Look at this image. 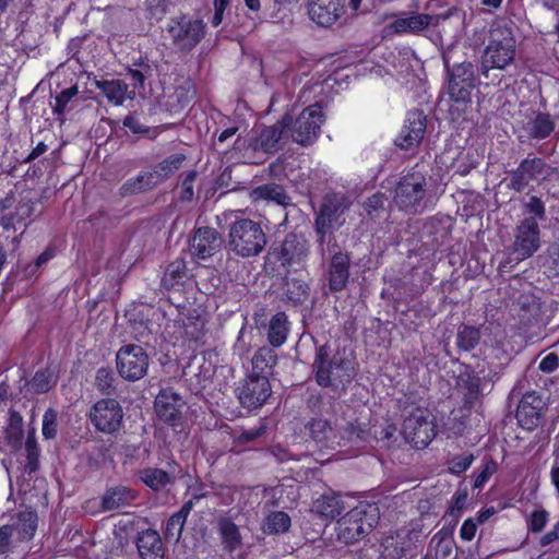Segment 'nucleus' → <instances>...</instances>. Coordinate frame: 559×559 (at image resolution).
Segmentation results:
<instances>
[{"instance_id": "20", "label": "nucleus", "mask_w": 559, "mask_h": 559, "mask_svg": "<svg viewBox=\"0 0 559 559\" xmlns=\"http://www.w3.org/2000/svg\"><path fill=\"white\" fill-rule=\"evenodd\" d=\"M427 129V117L423 110H409L395 140L402 150H414L421 143Z\"/></svg>"}, {"instance_id": "61", "label": "nucleus", "mask_w": 559, "mask_h": 559, "mask_svg": "<svg viewBox=\"0 0 559 559\" xmlns=\"http://www.w3.org/2000/svg\"><path fill=\"white\" fill-rule=\"evenodd\" d=\"M386 197L382 192H376L367 199L364 203V207L368 214H372L380 209H383Z\"/></svg>"}, {"instance_id": "24", "label": "nucleus", "mask_w": 559, "mask_h": 559, "mask_svg": "<svg viewBox=\"0 0 559 559\" xmlns=\"http://www.w3.org/2000/svg\"><path fill=\"white\" fill-rule=\"evenodd\" d=\"M344 8V0H309L308 14L316 24L328 27L340 19Z\"/></svg>"}, {"instance_id": "47", "label": "nucleus", "mask_w": 559, "mask_h": 559, "mask_svg": "<svg viewBox=\"0 0 559 559\" xmlns=\"http://www.w3.org/2000/svg\"><path fill=\"white\" fill-rule=\"evenodd\" d=\"M524 218H533L535 222L546 219L545 203L540 198L531 195L528 201L523 205Z\"/></svg>"}, {"instance_id": "9", "label": "nucleus", "mask_w": 559, "mask_h": 559, "mask_svg": "<svg viewBox=\"0 0 559 559\" xmlns=\"http://www.w3.org/2000/svg\"><path fill=\"white\" fill-rule=\"evenodd\" d=\"M403 435L416 449H424L435 439L436 424L428 408L415 407L402 425Z\"/></svg>"}, {"instance_id": "29", "label": "nucleus", "mask_w": 559, "mask_h": 559, "mask_svg": "<svg viewBox=\"0 0 559 559\" xmlns=\"http://www.w3.org/2000/svg\"><path fill=\"white\" fill-rule=\"evenodd\" d=\"M136 548L142 559H164V545L155 530L141 532L136 538Z\"/></svg>"}, {"instance_id": "5", "label": "nucleus", "mask_w": 559, "mask_h": 559, "mask_svg": "<svg viewBox=\"0 0 559 559\" xmlns=\"http://www.w3.org/2000/svg\"><path fill=\"white\" fill-rule=\"evenodd\" d=\"M447 92L456 109H465L472 103L473 91L479 85V78L475 67L469 61L455 63L452 67L445 63Z\"/></svg>"}, {"instance_id": "6", "label": "nucleus", "mask_w": 559, "mask_h": 559, "mask_svg": "<svg viewBox=\"0 0 559 559\" xmlns=\"http://www.w3.org/2000/svg\"><path fill=\"white\" fill-rule=\"evenodd\" d=\"M426 187L425 174L412 168L399 179L394 189V203L408 214L420 213L424 209Z\"/></svg>"}, {"instance_id": "64", "label": "nucleus", "mask_w": 559, "mask_h": 559, "mask_svg": "<svg viewBox=\"0 0 559 559\" xmlns=\"http://www.w3.org/2000/svg\"><path fill=\"white\" fill-rule=\"evenodd\" d=\"M548 264L556 275H559V243H554L548 248Z\"/></svg>"}, {"instance_id": "17", "label": "nucleus", "mask_w": 559, "mask_h": 559, "mask_svg": "<svg viewBox=\"0 0 559 559\" xmlns=\"http://www.w3.org/2000/svg\"><path fill=\"white\" fill-rule=\"evenodd\" d=\"M271 393L270 381L263 376H248L236 388V395L240 405L250 412L261 408Z\"/></svg>"}, {"instance_id": "33", "label": "nucleus", "mask_w": 559, "mask_h": 559, "mask_svg": "<svg viewBox=\"0 0 559 559\" xmlns=\"http://www.w3.org/2000/svg\"><path fill=\"white\" fill-rule=\"evenodd\" d=\"M10 525L13 526V533L19 542H29L37 531L38 515L32 509L21 511Z\"/></svg>"}, {"instance_id": "8", "label": "nucleus", "mask_w": 559, "mask_h": 559, "mask_svg": "<svg viewBox=\"0 0 559 559\" xmlns=\"http://www.w3.org/2000/svg\"><path fill=\"white\" fill-rule=\"evenodd\" d=\"M150 356L138 344H124L116 353V369L126 381L135 382L147 374Z\"/></svg>"}, {"instance_id": "2", "label": "nucleus", "mask_w": 559, "mask_h": 559, "mask_svg": "<svg viewBox=\"0 0 559 559\" xmlns=\"http://www.w3.org/2000/svg\"><path fill=\"white\" fill-rule=\"evenodd\" d=\"M516 53V40L511 28L493 27L489 32L488 43L480 56L478 73L488 78L490 70H504Z\"/></svg>"}, {"instance_id": "35", "label": "nucleus", "mask_w": 559, "mask_h": 559, "mask_svg": "<svg viewBox=\"0 0 559 559\" xmlns=\"http://www.w3.org/2000/svg\"><path fill=\"white\" fill-rule=\"evenodd\" d=\"M96 87L114 106H121L130 97L128 95V84L119 79L96 81Z\"/></svg>"}, {"instance_id": "42", "label": "nucleus", "mask_w": 559, "mask_h": 559, "mask_svg": "<svg viewBox=\"0 0 559 559\" xmlns=\"http://www.w3.org/2000/svg\"><path fill=\"white\" fill-rule=\"evenodd\" d=\"M481 332L479 328L462 324L456 334V346L460 350L471 352L477 347L480 342Z\"/></svg>"}, {"instance_id": "56", "label": "nucleus", "mask_w": 559, "mask_h": 559, "mask_svg": "<svg viewBox=\"0 0 559 559\" xmlns=\"http://www.w3.org/2000/svg\"><path fill=\"white\" fill-rule=\"evenodd\" d=\"M197 178L195 170H189L183 174V178L181 180V192L180 200L181 201H191L194 195L193 183Z\"/></svg>"}, {"instance_id": "50", "label": "nucleus", "mask_w": 559, "mask_h": 559, "mask_svg": "<svg viewBox=\"0 0 559 559\" xmlns=\"http://www.w3.org/2000/svg\"><path fill=\"white\" fill-rule=\"evenodd\" d=\"M79 93L78 86H71L62 90L55 97V105L52 106V111L56 116L64 115L68 104L72 100L74 96Z\"/></svg>"}, {"instance_id": "28", "label": "nucleus", "mask_w": 559, "mask_h": 559, "mask_svg": "<svg viewBox=\"0 0 559 559\" xmlns=\"http://www.w3.org/2000/svg\"><path fill=\"white\" fill-rule=\"evenodd\" d=\"M556 121L550 114L535 110L523 126L531 140H545L555 131Z\"/></svg>"}, {"instance_id": "34", "label": "nucleus", "mask_w": 559, "mask_h": 559, "mask_svg": "<svg viewBox=\"0 0 559 559\" xmlns=\"http://www.w3.org/2000/svg\"><path fill=\"white\" fill-rule=\"evenodd\" d=\"M193 509V501H186L181 508L171 514L166 522L164 536L167 540L178 542L181 537L187 518Z\"/></svg>"}, {"instance_id": "26", "label": "nucleus", "mask_w": 559, "mask_h": 559, "mask_svg": "<svg viewBox=\"0 0 559 559\" xmlns=\"http://www.w3.org/2000/svg\"><path fill=\"white\" fill-rule=\"evenodd\" d=\"M455 382L459 389L465 391V403L473 405L481 393V378L478 372L471 365L461 364Z\"/></svg>"}, {"instance_id": "7", "label": "nucleus", "mask_w": 559, "mask_h": 559, "mask_svg": "<svg viewBox=\"0 0 559 559\" xmlns=\"http://www.w3.org/2000/svg\"><path fill=\"white\" fill-rule=\"evenodd\" d=\"M310 246L302 234L288 233L281 242H274L267 253L270 262L286 270L302 267L309 257Z\"/></svg>"}, {"instance_id": "13", "label": "nucleus", "mask_w": 559, "mask_h": 559, "mask_svg": "<svg viewBox=\"0 0 559 559\" xmlns=\"http://www.w3.org/2000/svg\"><path fill=\"white\" fill-rule=\"evenodd\" d=\"M292 116L286 114L272 126L263 127L259 135L250 141L249 146L254 152H261L264 156L261 160H252L253 164L262 163L267 155L278 152L289 138Z\"/></svg>"}, {"instance_id": "1", "label": "nucleus", "mask_w": 559, "mask_h": 559, "mask_svg": "<svg viewBox=\"0 0 559 559\" xmlns=\"http://www.w3.org/2000/svg\"><path fill=\"white\" fill-rule=\"evenodd\" d=\"M312 371L321 388H345L356 376L354 360L338 352L331 356L328 345H321L317 349Z\"/></svg>"}, {"instance_id": "46", "label": "nucleus", "mask_w": 559, "mask_h": 559, "mask_svg": "<svg viewBox=\"0 0 559 559\" xmlns=\"http://www.w3.org/2000/svg\"><path fill=\"white\" fill-rule=\"evenodd\" d=\"M497 471L498 464L492 457L484 460L481 466L475 472L473 488L481 490Z\"/></svg>"}, {"instance_id": "48", "label": "nucleus", "mask_w": 559, "mask_h": 559, "mask_svg": "<svg viewBox=\"0 0 559 559\" xmlns=\"http://www.w3.org/2000/svg\"><path fill=\"white\" fill-rule=\"evenodd\" d=\"M133 66L135 68H128V75L134 88H143L145 80L152 74V68L148 62L143 60Z\"/></svg>"}, {"instance_id": "40", "label": "nucleus", "mask_w": 559, "mask_h": 559, "mask_svg": "<svg viewBox=\"0 0 559 559\" xmlns=\"http://www.w3.org/2000/svg\"><path fill=\"white\" fill-rule=\"evenodd\" d=\"M140 479L154 491H159L173 483V476L157 467H146L140 471Z\"/></svg>"}, {"instance_id": "23", "label": "nucleus", "mask_w": 559, "mask_h": 559, "mask_svg": "<svg viewBox=\"0 0 559 559\" xmlns=\"http://www.w3.org/2000/svg\"><path fill=\"white\" fill-rule=\"evenodd\" d=\"M546 163L540 157H526L511 173L509 188L516 191H524L532 181L544 176Z\"/></svg>"}, {"instance_id": "58", "label": "nucleus", "mask_w": 559, "mask_h": 559, "mask_svg": "<svg viewBox=\"0 0 559 559\" xmlns=\"http://www.w3.org/2000/svg\"><path fill=\"white\" fill-rule=\"evenodd\" d=\"M265 429L263 426L243 430L238 436L234 437V443L236 445H245L260 438L264 433Z\"/></svg>"}, {"instance_id": "52", "label": "nucleus", "mask_w": 559, "mask_h": 559, "mask_svg": "<svg viewBox=\"0 0 559 559\" xmlns=\"http://www.w3.org/2000/svg\"><path fill=\"white\" fill-rule=\"evenodd\" d=\"M58 413L52 407H49L43 416L41 432L45 439H53L57 436L58 428Z\"/></svg>"}, {"instance_id": "10", "label": "nucleus", "mask_w": 559, "mask_h": 559, "mask_svg": "<svg viewBox=\"0 0 559 559\" xmlns=\"http://www.w3.org/2000/svg\"><path fill=\"white\" fill-rule=\"evenodd\" d=\"M378 520L377 508L370 504H359L341 520L342 536L347 543L359 542L372 531Z\"/></svg>"}, {"instance_id": "30", "label": "nucleus", "mask_w": 559, "mask_h": 559, "mask_svg": "<svg viewBox=\"0 0 559 559\" xmlns=\"http://www.w3.org/2000/svg\"><path fill=\"white\" fill-rule=\"evenodd\" d=\"M136 498L134 490L126 486H114L106 489L100 499V509L104 512L115 511L130 506Z\"/></svg>"}, {"instance_id": "57", "label": "nucleus", "mask_w": 559, "mask_h": 559, "mask_svg": "<svg viewBox=\"0 0 559 559\" xmlns=\"http://www.w3.org/2000/svg\"><path fill=\"white\" fill-rule=\"evenodd\" d=\"M13 526L4 524L0 526V556L8 555L12 550Z\"/></svg>"}, {"instance_id": "32", "label": "nucleus", "mask_w": 559, "mask_h": 559, "mask_svg": "<svg viewBox=\"0 0 559 559\" xmlns=\"http://www.w3.org/2000/svg\"><path fill=\"white\" fill-rule=\"evenodd\" d=\"M158 185V177L153 170L140 171L135 177L129 178L121 185L119 193L122 198L131 197L150 191Z\"/></svg>"}, {"instance_id": "44", "label": "nucleus", "mask_w": 559, "mask_h": 559, "mask_svg": "<svg viewBox=\"0 0 559 559\" xmlns=\"http://www.w3.org/2000/svg\"><path fill=\"white\" fill-rule=\"evenodd\" d=\"M95 386L103 395H114L117 391V380L110 367H100L95 374Z\"/></svg>"}, {"instance_id": "39", "label": "nucleus", "mask_w": 559, "mask_h": 559, "mask_svg": "<svg viewBox=\"0 0 559 559\" xmlns=\"http://www.w3.org/2000/svg\"><path fill=\"white\" fill-rule=\"evenodd\" d=\"M314 504L318 513L330 520L338 518L345 509L342 497L335 492L323 495L321 498L317 499Z\"/></svg>"}, {"instance_id": "43", "label": "nucleus", "mask_w": 559, "mask_h": 559, "mask_svg": "<svg viewBox=\"0 0 559 559\" xmlns=\"http://www.w3.org/2000/svg\"><path fill=\"white\" fill-rule=\"evenodd\" d=\"M57 383V378L49 368L38 369L28 382L29 390L35 394L49 392Z\"/></svg>"}, {"instance_id": "41", "label": "nucleus", "mask_w": 559, "mask_h": 559, "mask_svg": "<svg viewBox=\"0 0 559 559\" xmlns=\"http://www.w3.org/2000/svg\"><path fill=\"white\" fill-rule=\"evenodd\" d=\"M187 159L182 153H175L153 166L152 170L158 177L159 183L168 179L175 174Z\"/></svg>"}, {"instance_id": "4", "label": "nucleus", "mask_w": 559, "mask_h": 559, "mask_svg": "<svg viewBox=\"0 0 559 559\" xmlns=\"http://www.w3.org/2000/svg\"><path fill=\"white\" fill-rule=\"evenodd\" d=\"M266 236L260 225L250 218L236 219L229 226L228 246L242 258L255 257L263 251Z\"/></svg>"}, {"instance_id": "16", "label": "nucleus", "mask_w": 559, "mask_h": 559, "mask_svg": "<svg viewBox=\"0 0 559 559\" xmlns=\"http://www.w3.org/2000/svg\"><path fill=\"white\" fill-rule=\"evenodd\" d=\"M185 401L171 389H162L154 402L157 418L171 427L174 431H181L185 426Z\"/></svg>"}, {"instance_id": "31", "label": "nucleus", "mask_w": 559, "mask_h": 559, "mask_svg": "<svg viewBox=\"0 0 559 559\" xmlns=\"http://www.w3.org/2000/svg\"><path fill=\"white\" fill-rule=\"evenodd\" d=\"M310 287L308 283L296 276H285L282 287V299L292 306L302 305L309 297Z\"/></svg>"}, {"instance_id": "21", "label": "nucleus", "mask_w": 559, "mask_h": 559, "mask_svg": "<svg viewBox=\"0 0 559 559\" xmlns=\"http://www.w3.org/2000/svg\"><path fill=\"white\" fill-rule=\"evenodd\" d=\"M546 403L536 391L526 392L516 408V420L521 428L532 431L536 429L543 419Z\"/></svg>"}, {"instance_id": "37", "label": "nucleus", "mask_w": 559, "mask_h": 559, "mask_svg": "<svg viewBox=\"0 0 559 559\" xmlns=\"http://www.w3.org/2000/svg\"><path fill=\"white\" fill-rule=\"evenodd\" d=\"M251 198L254 201H272L278 205L287 206L290 204V197L283 186L277 183H264L252 189Z\"/></svg>"}, {"instance_id": "54", "label": "nucleus", "mask_w": 559, "mask_h": 559, "mask_svg": "<svg viewBox=\"0 0 559 559\" xmlns=\"http://www.w3.org/2000/svg\"><path fill=\"white\" fill-rule=\"evenodd\" d=\"M26 464L25 469L32 474L39 469V448L34 440L27 439L25 443Z\"/></svg>"}, {"instance_id": "38", "label": "nucleus", "mask_w": 559, "mask_h": 559, "mask_svg": "<svg viewBox=\"0 0 559 559\" xmlns=\"http://www.w3.org/2000/svg\"><path fill=\"white\" fill-rule=\"evenodd\" d=\"M277 362V356L269 347H260L251 359L252 372L250 377L263 376L267 380L273 374V368Z\"/></svg>"}, {"instance_id": "45", "label": "nucleus", "mask_w": 559, "mask_h": 559, "mask_svg": "<svg viewBox=\"0 0 559 559\" xmlns=\"http://www.w3.org/2000/svg\"><path fill=\"white\" fill-rule=\"evenodd\" d=\"M290 524V518L286 512H271L265 520V531L269 534L286 533L289 530Z\"/></svg>"}, {"instance_id": "36", "label": "nucleus", "mask_w": 559, "mask_h": 559, "mask_svg": "<svg viewBox=\"0 0 559 559\" xmlns=\"http://www.w3.org/2000/svg\"><path fill=\"white\" fill-rule=\"evenodd\" d=\"M217 524L223 549L231 554L240 548L242 537L239 527L229 518L219 519Z\"/></svg>"}, {"instance_id": "18", "label": "nucleus", "mask_w": 559, "mask_h": 559, "mask_svg": "<svg viewBox=\"0 0 559 559\" xmlns=\"http://www.w3.org/2000/svg\"><path fill=\"white\" fill-rule=\"evenodd\" d=\"M540 247V229L533 218H523L514 231L512 252L522 261L534 255Z\"/></svg>"}, {"instance_id": "60", "label": "nucleus", "mask_w": 559, "mask_h": 559, "mask_svg": "<svg viewBox=\"0 0 559 559\" xmlns=\"http://www.w3.org/2000/svg\"><path fill=\"white\" fill-rule=\"evenodd\" d=\"M124 128H127L133 134H142L147 132V127L140 122V119L135 114L130 112L122 121Z\"/></svg>"}, {"instance_id": "12", "label": "nucleus", "mask_w": 559, "mask_h": 559, "mask_svg": "<svg viewBox=\"0 0 559 559\" xmlns=\"http://www.w3.org/2000/svg\"><path fill=\"white\" fill-rule=\"evenodd\" d=\"M311 439L321 448L334 449L341 444V440H361L362 429L354 423H347L343 428L342 435H338L331 423L323 418H312L306 426Z\"/></svg>"}, {"instance_id": "19", "label": "nucleus", "mask_w": 559, "mask_h": 559, "mask_svg": "<svg viewBox=\"0 0 559 559\" xmlns=\"http://www.w3.org/2000/svg\"><path fill=\"white\" fill-rule=\"evenodd\" d=\"M223 238L217 229L209 226L195 228L189 240V251L195 260L205 261L222 250Z\"/></svg>"}, {"instance_id": "14", "label": "nucleus", "mask_w": 559, "mask_h": 559, "mask_svg": "<svg viewBox=\"0 0 559 559\" xmlns=\"http://www.w3.org/2000/svg\"><path fill=\"white\" fill-rule=\"evenodd\" d=\"M167 32L174 45L181 50L191 51L206 34V24L201 19H190L182 14L170 20Z\"/></svg>"}, {"instance_id": "51", "label": "nucleus", "mask_w": 559, "mask_h": 559, "mask_svg": "<svg viewBox=\"0 0 559 559\" xmlns=\"http://www.w3.org/2000/svg\"><path fill=\"white\" fill-rule=\"evenodd\" d=\"M313 227H314V233L317 236L316 242L318 246V250L320 251V253L322 255H324V252H325V249H324L325 243L328 245L329 249L332 250V252L334 250H338V248H341L336 241V237H335L334 233H331L326 229L320 228L319 226L313 225Z\"/></svg>"}, {"instance_id": "62", "label": "nucleus", "mask_w": 559, "mask_h": 559, "mask_svg": "<svg viewBox=\"0 0 559 559\" xmlns=\"http://www.w3.org/2000/svg\"><path fill=\"white\" fill-rule=\"evenodd\" d=\"M343 224V222H337L331 217H328L321 213H317L314 217V226H319L320 228L326 229L331 233L335 234V230Z\"/></svg>"}, {"instance_id": "53", "label": "nucleus", "mask_w": 559, "mask_h": 559, "mask_svg": "<svg viewBox=\"0 0 559 559\" xmlns=\"http://www.w3.org/2000/svg\"><path fill=\"white\" fill-rule=\"evenodd\" d=\"M474 460L475 457L472 453L454 455L449 461V472L454 475H460L471 467Z\"/></svg>"}, {"instance_id": "59", "label": "nucleus", "mask_w": 559, "mask_h": 559, "mask_svg": "<svg viewBox=\"0 0 559 559\" xmlns=\"http://www.w3.org/2000/svg\"><path fill=\"white\" fill-rule=\"evenodd\" d=\"M559 368V355L556 353H548L545 355L539 364L538 370L544 373H552Z\"/></svg>"}, {"instance_id": "25", "label": "nucleus", "mask_w": 559, "mask_h": 559, "mask_svg": "<svg viewBox=\"0 0 559 559\" xmlns=\"http://www.w3.org/2000/svg\"><path fill=\"white\" fill-rule=\"evenodd\" d=\"M190 278L191 274L186 259L178 257L165 266L160 287L166 290H180Z\"/></svg>"}, {"instance_id": "63", "label": "nucleus", "mask_w": 559, "mask_h": 559, "mask_svg": "<svg viewBox=\"0 0 559 559\" xmlns=\"http://www.w3.org/2000/svg\"><path fill=\"white\" fill-rule=\"evenodd\" d=\"M477 524L473 519H466L461 528H460V537L465 542H471L476 534Z\"/></svg>"}, {"instance_id": "22", "label": "nucleus", "mask_w": 559, "mask_h": 559, "mask_svg": "<svg viewBox=\"0 0 559 559\" xmlns=\"http://www.w3.org/2000/svg\"><path fill=\"white\" fill-rule=\"evenodd\" d=\"M350 253L342 250H334L328 265V286L331 293L344 290L350 276Z\"/></svg>"}, {"instance_id": "49", "label": "nucleus", "mask_w": 559, "mask_h": 559, "mask_svg": "<svg viewBox=\"0 0 559 559\" xmlns=\"http://www.w3.org/2000/svg\"><path fill=\"white\" fill-rule=\"evenodd\" d=\"M345 207L336 195H326L320 206L319 213L331 217L337 222L343 216Z\"/></svg>"}, {"instance_id": "3", "label": "nucleus", "mask_w": 559, "mask_h": 559, "mask_svg": "<svg viewBox=\"0 0 559 559\" xmlns=\"http://www.w3.org/2000/svg\"><path fill=\"white\" fill-rule=\"evenodd\" d=\"M34 204L29 198L16 199L15 192L10 190L4 198L0 199V246L11 241L14 247L19 246L20 236L15 235L17 226H27L28 219L34 212Z\"/></svg>"}, {"instance_id": "27", "label": "nucleus", "mask_w": 559, "mask_h": 559, "mask_svg": "<svg viewBox=\"0 0 559 559\" xmlns=\"http://www.w3.org/2000/svg\"><path fill=\"white\" fill-rule=\"evenodd\" d=\"M255 323L260 329H266V338L271 346H282L288 336L290 323L285 312L280 311L273 314L267 324L260 322L255 318Z\"/></svg>"}, {"instance_id": "11", "label": "nucleus", "mask_w": 559, "mask_h": 559, "mask_svg": "<svg viewBox=\"0 0 559 559\" xmlns=\"http://www.w3.org/2000/svg\"><path fill=\"white\" fill-rule=\"evenodd\" d=\"M325 115L319 104H313L292 119L289 135L293 142L302 146L312 145L321 134V127L324 123Z\"/></svg>"}, {"instance_id": "55", "label": "nucleus", "mask_w": 559, "mask_h": 559, "mask_svg": "<svg viewBox=\"0 0 559 559\" xmlns=\"http://www.w3.org/2000/svg\"><path fill=\"white\" fill-rule=\"evenodd\" d=\"M548 522V512L544 509L534 510L527 521V528L531 533H539Z\"/></svg>"}, {"instance_id": "15", "label": "nucleus", "mask_w": 559, "mask_h": 559, "mask_svg": "<svg viewBox=\"0 0 559 559\" xmlns=\"http://www.w3.org/2000/svg\"><path fill=\"white\" fill-rule=\"evenodd\" d=\"M88 419L95 430L111 435L119 430L123 409L116 399L103 397L96 401L88 412Z\"/></svg>"}]
</instances>
